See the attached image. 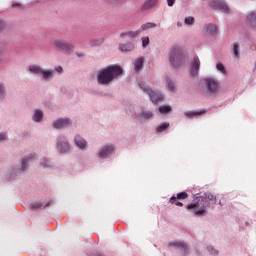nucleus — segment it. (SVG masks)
<instances>
[{
	"label": "nucleus",
	"mask_w": 256,
	"mask_h": 256,
	"mask_svg": "<svg viewBox=\"0 0 256 256\" xmlns=\"http://www.w3.org/2000/svg\"><path fill=\"white\" fill-rule=\"evenodd\" d=\"M218 203L217 197L212 193H204V195H197L192 203L187 205L188 211H191L196 217H205L206 210L209 207H214Z\"/></svg>",
	"instance_id": "nucleus-1"
},
{
	"label": "nucleus",
	"mask_w": 256,
	"mask_h": 256,
	"mask_svg": "<svg viewBox=\"0 0 256 256\" xmlns=\"http://www.w3.org/2000/svg\"><path fill=\"white\" fill-rule=\"evenodd\" d=\"M121 74H123V66L120 64H108L107 66L97 70L96 80L98 84L108 86L117 80Z\"/></svg>",
	"instance_id": "nucleus-2"
},
{
	"label": "nucleus",
	"mask_w": 256,
	"mask_h": 256,
	"mask_svg": "<svg viewBox=\"0 0 256 256\" xmlns=\"http://www.w3.org/2000/svg\"><path fill=\"white\" fill-rule=\"evenodd\" d=\"M33 159H36V155H26V157H22L18 164L12 166V171L6 175V179L12 181L23 177V175L29 171Z\"/></svg>",
	"instance_id": "nucleus-3"
},
{
	"label": "nucleus",
	"mask_w": 256,
	"mask_h": 256,
	"mask_svg": "<svg viewBox=\"0 0 256 256\" xmlns=\"http://www.w3.org/2000/svg\"><path fill=\"white\" fill-rule=\"evenodd\" d=\"M56 150L60 155H69L73 151V147L65 134L56 136Z\"/></svg>",
	"instance_id": "nucleus-4"
},
{
	"label": "nucleus",
	"mask_w": 256,
	"mask_h": 256,
	"mask_svg": "<svg viewBox=\"0 0 256 256\" xmlns=\"http://www.w3.org/2000/svg\"><path fill=\"white\" fill-rule=\"evenodd\" d=\"M138 85L141 90H143V92L149 94L150 100H152V103H154V105H157L160 100H163V94H161V92H159L158 90H153V88H151V86H149V84H147L145 80H139Z\"/></svg>",
	"instance_id": "nucleus-5"
},
{
	"label": "nucleus",
	"mask_w": 256,
	"mask_h": 256,
	"mask_svg": "<svg viewBox=\"0 0 256 256\" xmlns=\"http://www.w3.org/2000/svg\"><path fill=\"white\" fill-rule=\"evenodd\" d=\"M185 52L183 48L180 46H175L174 48H171L169 51L168 57H169V62L172 64V66H180L185 59Z\"/></svg>",
	"instance_id": "nucleus-6"
},
{
	"label": "nucleus",
	"mask_w": 256,
	"mask_h": 256,
	"mask_svg": "<svg viewBox=\"0 0 256 256\" xmlns=\"http://www.w3.org/2000/svg\"><path fill=\"white\" fill-rule=\"evenodd\" d=\"M28 71L32 74H40L45 80L54 78V72L51 68H43L40 64H30Z\"/></svg>",
	"instance_id": "nucleus-7"
},
{
	"label": "nucleus",
	"mask_w": 256,
	"mask_h": 256,
	"mask_svg": "<svg viewBox=\"0 0 256 256\" xmlns=\"http://www.w3.org/2000/svg\"><path fill=\"white\" fill-rule=\"evenodd\" d=\"M53 47L58 52H63L64 54H72L74 52V44L67 42L66 40H54Z\"/></svg>",
	"instance_id": "nucleus-8"
},
{
	"label": "nucleus",
	"mask_w": 256,
	"mask_h": 256,
	"mask_svg": "<svg viewBox=\"0 0 256 256\" xmlns=\"http://www.w3.org/2000/svg\"><path fill=\"white\" fill-rule=\"evenodd\" d=\"M73 125L72 118H68V116H64V118H56L53 120L52 127L53 129H70Z\"/></svg>",
	"instance_id": "nucleus-9"
},
{
	"label": "nucleus",
	"mask_w": 256,
	"mask_h": 256,
	"mask_svg": "<svg viewBox=\"0 0 256 256\" xmlns=\"http://www.w3.org/2000/svg\"><path fill=\"white\" fill-rule=\"evenodd\" d=\"M154 117V112L152 110H140V112H135L134 119L137 123H147L151 121Z\"/></svg>",
	"instance_id": "nucleus-10"
},
{
	"label": "nucleus",
	"mask_w": 256,
	"mask_h": 256,
	"mask_svg": "<svg viewBox=\"0 0 256 256\" xmlns=\"http://www.w3.org/2000/svg\"><path fill=\"white\" fill-rule=\"evenodd\" d=\"M221 87L220 82L215 78H206V91L208 94H217Z\"/></svg>",
	"instance_id": "nucleus-11"
},
{
	"label": "nucleus",
	"mask_w": 256,
	"mask_h": 256,
	"mask_svg": "<svg viewBox=\"0 0 256 256\" xmlns=\"http://www.w3.org/2000/svg\"><path fill=\"white\" fill-rule=\"evenodd\" d=\"M209 4L214 10H222L225 14H230L231 12L230 7L224 0H210Z\"/></svg>",
	"instance_id": "nucleus-12"
},
{
	"label": "nucleus",
	"mask_w": 256,
	"mask_h": 256,
	"mask_svg": "<svg viewBox=\"0 0 256 256\" xmlns=\"http://www.w3.org/2000/svg\"><path fill=\"white\" fill-rule=\"evenodd\" d=\"M113 155H115V147L113 145H105L97 153L99 159H108L109 157H113Z\"/></svg>",
	"instance_id": "nucleus-13"
},
{
	"label": "nucleus",
	"mask_w": 256,
	"mask_h": 256,
	"mask_svg": "<svg viewBox=\"0 0 256 256\" xmlns=\"http://www.w3.org/2000/svg\"><path fill=\"white\" fill-rule=\"evenodd\" d=\"M73 143L80 151H87L88 150V140L81 136V134H75L73 138Z\"/></svg>",
	"instance_id": "nucleus-14"
},
{
	"label": "nucleus",
	"mask_w": 256,
	"mask_h": 256,
	"mask_svg": "<svg viewBox=\"0 0 256 256\" xmlns=\"http://www.w3.org/2000/svg\"><path fill=\"white\" fill-rule=\"evenodd\" d=\"M167 246L171 247L172 249H179L183 255H188V247L182 241H171L167 244Z\"/></svg>",
	"instance_id": "nucleus-15"
},
{
	"label": "nucleus",
	"mask_w": 256,
	"mask_h": 256,
	"mask_svg": "<svg viewBox=\"0 0 256 256\" xmlns=\"http://www.w3.org/2000/svg\"><path fill=\"white\" fill-rule=\"evenodd\" d=\"M200 66H201L200 58L199 56H195L194 60L191 63L190 74H192V76H197L200 70Z\"/></svg>",
	"instance_id": "nucleus-16"
},
{
	"label": "nucleus",
	"mask_w": 256,
	"mask_h": 256,
	"mask_svg": "<svg viewBox=\"0 0 256 256\" xmlns=\"http://www.w3.org/2000/svg\"><path fill=\"white\" fill-rule=\"evenodd\" d=\"M53 201H46V203H41L38 201H34L33 203L30 204V209L32 211H37L38 209H46V207H50L52 205Z\"/></svg>",
	"instance_id": "nucleus-17"
},
{
	"label": "nucleus",
	"mask_w": 256,
	"mask_h": 256,
	"mask_svg": "<svg viewBox=\"0 0 256 256\" xmlns=\"http://www.w3.org/2000/svg\"><path fill=\"white\" fill-rule=\"evenodd\" d=\"M43 119H44V112L42 108H36L34 110V114L32 115V121H34V123H42Z\"/></svg>",
	"instance_id": "nucleus-18"
},
{
	"label": "nucleus",
	"mask_w": 256,
	"mask_h": 256,
	"mask_svg": "<svg viewBox=\"0 0 256 256\" xmlns=\"http://www.w3.org/2000/svg\"><path fill=\"white\" fill-rule=\"evenodd\" d=\"M144 62H145L144 56H139L138 58H135L134 71L141 72V70H143V68H144Z\"/></svg>",
	"instance_id": "nucleus-19"
},
{
	"label": "nucleus",
	"mask_w": 256,
	"mask_h": 256,
	"mask_svg": "<svg viewBox=\"0 0 256 256\" xmlns=\"http://www.w3.org/2000/svg\"><path fill=\"white\" fill-rule=\"evenodd\" d=\"M247 24L256 30V12H249L246 16Z\"/></svg>",
	"instance_id": "nucleus-20"
},
{
	"label": "nucleus",
	"mask_w": 256,
	"mask_h": 256,
	"mask_svg": "<svg viewBox=\"0 0 256 256\" xmlns=\"http://www.w3.org/2000/svg\"><path fill=\"white\" fill-rule=\"evenodd\" d=\"M141 34V28L138 30H130L128 32H121L120 37L125 38V37H130V38H137Z\"/></svg>",
	"instance_id": "nucleus-21"
},
{
	"label": "nucleus",
	"mask_w": 256,
	"mask_h": 256,
	"mask_svg": "<svg viewBox=\"0 0 256 256\" xmlns=\"http://www.w3.org/2000/svg\"><path fill=\"white\" fill-rule=\"evenodd\" d=\"M159 0H145L141 6V10H151V8H154L157 6Z\"/></svg>",
	"instance_id": "nucleus-22"
},
{
	"label": "nucleus",
	"mask_w": 256,
	"mask_h": 256,
	"mask_svg": "<svg viewBox=\"0 0 256 256\" xmlns=\"http://www.w3.org/2000/svg\"><path fill=\"white\" fill-rule=\"evenodd\" d=\"M231 52H232V56H234V58H240L241 48H240L239 42H233L231 44Z\"/></svg>",
	"instance_id": "nucleus-23"
},
{
	"label": "nucleus",
	"mask_w": 256,
	"mask_h": 256,
	"mask_svg": "<svg viewBox=\"0 0 256 256\" xmlns=\"http://www.w3.org/2000/svg\"><path fill=\"white\" fill-rule=\"evenodd\" d=\"M204 30L206 31L207 34L216 36L218 28L216 24L208 23L204 25Z\"/></svg>",
	"instance_id": "nucleus-24"
},
{
	"label": "nucleus",
	"mask_w": 256,
	"mask_h": 256,
	"mask_svg": "<svg viewBox=\"0 0 256 256\" xmlns=\"http://www.w3.org/2000/svg\"><path fill=\"white\" fill-rule=\"evenodd\" d=\"M170 129V122H160L156 126V133H167Z\"/></svg>",
	"instance_id": "nucleus-25"
},
{
	"label": "nucleus",
	"mask_w": 256,
	"mask_h": 256,
	"mask_svg": "<svg viewBox=\"0 0 256 256\" xmlns=\"http://www.w3.org/2000/svg\"><path fill=\"white\" fill-rule=\"evenodd\" d=\"M135 48V44H133V42H125L122 44H119V49L122 52H131L132 50H134Z\"/></svg>",
	"instance_id": "nucleus-26"
},
{
	"label": "nucleus",
	"mask_w": 256,
	"mask_h": 256,
	"mask_svg": "<svg viewBox=\"0 0 256 256\" xmlns=\"http://www.w3.org/2000/svg\"><path fill=\"white\" fill-rule=\"evenodd\" d=\"M158 111L161 115H168V113H172L173 108L170 104H161V106L158 107Z\"/></svg>",
	"instance_id": "nucleus-27"
},
{
	"label": "nucleus",
	"mask_w": 256,
	"mask_h": 256,
	"mask_svg": "<svg viewBox=\"0 0 256 256\" xmlns=\"http://www.w3.org/2000/svg\"><path fill=\"white\" fill-rule=\"evenodd\" d=\"M206 110H185L186 117H200Z\"/></svg>",
	"instance_id": "nucleus-28"
},
{
	"label": "nucleus",
	"mask_w": 256,
	"mask_h": 256,
	"mask_svg": "<svg viewBox=\"0 0 256 256\" xmlns=\"http://www.w3.org/2000/svg\"><path fill=\"white\" fill-rule=\"evenodd\" d=\"M187 198H188V193H186V191H182L181 193H178L177 197H175V195H173L170 198L169 203H176L177 199L183 200V199H187Z\"/></svg>",
	"instance_id": "nucleus-29"
},
{
	"label": "nucleus",
	"mask_w": 256,
	"mask_h": 256,
	"mask_svg": "<svg viewBox=\"0 0 256 256\" xmlns=\"http://www.w3.org/2000/svg\"><path fill=\"white\" fill-rule=\"evenodd\" d=\"M7 96V88L5 82H0V100H4Z\"/></svg>",
	"instance_id": "nucleus-30"
},
{
	"label": "nucleus",
	"mask_w": 256,
	"mask_h": 256,
	"mask_svg": "<svg viewBox=\"0 0 256 256\" xmlns=\"http://www.w3.org/2000/svg\"><path fill=\"white\" fill-rule=\"evenodd\" d=\"M206 250L209 253V255H211V256L219 255L218 249H216V247H214L213 245H207Z\"/></svg>",
	"instance_id": "nucleus-31"
},
{
	"label": "nucleus",
	"mask_w": 256,
	"mask_h": 256,
	"mask_svg": "<svg viewBox=\"0 0 256 256\" xmlns=\"http://www.w3.org/2000/svg\"><path fill=\"white\" fill-rule=\"evenodd\" d=\"M166 82L168 84V88L169 90H171L172 92H176V87H175V82L174 80H172V78H170L169 76L166 78Z\"/></svg>",
	"instance_id": "nucleus-32"
},
{
	"label": "nucleus",
	"mask_w": 256,
	"mask_h": 256,
	"mask_svg": "<svg viewBox=\"0 0 256 256\" xmlns=\"http://www.w3.org/2000/svg\"><path fill=\"white\" fill-rule=\"evenodd\" d=\"M41 165L42 167H44V169H51L53 167L50 159H47V157H44V159H42Z\"/></svg>",
	"instance_id": "nucleus-33"
},
{
	"label": "nucleus",
	"mask_w": 256,
	"mask_h": 256,
	"mask_svg": "<svg viewBox=\"0 0 256 256\" xmlns=\"http://www.w3.org/2000/svg\"><path fill=\"white\" fill-rule=\"evenodd\" d=\"M156 24L155 22H146L145 24L141 25V32H143L144 30H148L149 28H155Z\"/></svg>",
	"instance_id": "nucleus-34"
},
{
	"label": "nucleus",
	"mask_w": 256,
	"mask_h": 256,
	"mask_svg": "<svg viewBox=\"0 0 256 256\" xmlns=\"http://www.w3.org/2000/svg\"><path fill=\"white\" fill-rule=\"evenodd\" d=\"M184 22L185 24H188V25L195 24V18L194 16H186Z\"/></svg>",
	"instance_id": "nucleus-35"
},
{
	"label": "nucleus",
	"mask_w": 256,
	"mask_h": 256,
	"mask_svg": "<svg viewBox=\"0 0 256 256\" xmlns=\"http://www.w3.org/2000/svg\"><path fill=\"white\" fill-rule=\"evenodd\" d=\"M149 44H150V38H149V36H143V37H142V46H143L144 48H147V46H149Z\"/></svg>",
	"instance_id": "nucleus-36"
},
{
	"label": "nucleus",
	"mask_w": 256,
	"mask_h": 256,
	"mask_svg": "<svg viewBox=\"0 0 256 256\" xmlns=\"http://www.w3.org/2000/svg\"><path fill=\"white\" fill-rule=\"evenodd\" d=\"M216 68H217L218 70H220V72H226V68H225L223 62H217V63H216Z\"/></svg>",
	"instance_id": "nucleus-37"
},
{
	"label": "nucleus",
	"mask_w": 256,
	"mask_h": 256,
	"mask_svg": "<svg viewBox=\"0 0 256 256\" xmlns=\"http://www.w3.org/2000/svg\"><path fill=\"white\" fill-rule=\"evenodd\" d=\"M53 72H58L59 74H62L64 72V68L61 65L55 66L53 68Z\"/></svg>",
	"instance_id": "nucleus-38"
},
{
	"label": "nucleus",
	"mask_w": 256,
	"mask_h": 256,
	"mask_svg": "<svg viewBox=\"0 0 256 256\" xmlns=\"http://www.w3.org/2000/svg\"><path fill=\"white\" fill-rule=\"evenodd\" d=\"M88 256H105L103 253H100L99 251H92L87 253Z\"/></svg>",
	"instance_id": "nucleus-39"
},
{
	"label": "nucleus",
	"mask_w": 256,
	"mask_h": 256,
	"mask_svg": "<svg viewBox=\"0 0 256 256\" xmlns=\"http://www.w3.org/2000/svg\"><path fill=\"white\" fill-rule=\"evenodd\" d=\"M7 136L5 132H0V143H3V141H6Z\"/></svg>",
	"instance_id": "nucleus-40"
},
{
	"label": "nucleus",
	"mask_w": 256,
	"mask_h": 256,
	"mask_svg": "<svg viewBox=\"0 0 256 256\" xmlns=\"http://www.w3.org/2000/svg\"><path fill=\"white\" fill-rule=\"evenodd\" d=\"M6 24L4 22V20H0V32H2L5 28Z\"/></svg>",
	"instance_id": "nucleus-41"
},
{
	"label": "nucleus",
	"mask_w": 256,
	"mask_h": 256,
	"mask_svg": "<svg viewBox=\"0 0 256 256\" xmlns=\"http://www.w3.org/2000/svg\"><path fill=\"white\" fill-rule=\"evenodd\" d=\"M177 207H183V203L181 202L180 199H176L175 203H174Z\"/></svg>",
	"instance_id": "nucleus-42"
},
{
	"label": "nucleus",
	"mask_w": 256,
	"mask_h": 256,
	"mask_svg": "<svg viewBox=\"0 0 256 256\" xmlns=\"http://www.w3.org/2000/svg\"><path fill=\"white\" fill-rule=\"evenodd\" d=\"M12 7L13 8H20L21 7V4H20V2H12Z\"/></svg>",
	"instance_id": "nucleus-43"
},
{
	"label": "nucleus",
	"mask_w": 256,
	"mask_h": 256,
	"mask_svg": "<svg viewBox=\"0 0 256 256\" xmlns=\"http://www.w3.org/2000/svg\"><path fill=\"white\" fill-rule=\"evenodd\" d=\"M176 0H167L168 6H174Z\"/></svg>",
	"instance_id": "nucleus-44"
},
{
	"label": "nucleus",
	"mask_w": 256,
	"mask_h": 256,
	"mask_svg": "<svg viewBox=\"0 0 256 256\" xmlns=\"http://www.w3.org/2000/svg\"><path fill=\"white\" fill-rule=\"evenodd\" d=\"M98 44H100V42H95L94 40H90L91 46H98Z\"/></svg>",
	"instance_id": "nucleus-45"
},
{
	"label": "nucleus",
	"mask_w": 256,
	"mask_h": 256,
	"mask_svg": "<svg viewBox=\"0 0 256 256\" xmlns=\"http://www.w3.org/2000/svg\"><path fill=\"white\" fill-rule=\"evenodd\" d=\"M112 1H116V2H122L123 0H112Z\"/></svg>",
	"instance_id": "nucleus-46"
},
{
	"label": "nucleus",
	"mask_w": 256,
	"mask_h": 256,
	"mask_svg": "<svg viewBox=\"0 0 256 256\" xmlns=\"http://www.w3.org/2000/svg\"><path fill=\"white\" fill-rule=\"evenodd\" d=\"M83 54L82 53H77V56H82Z\"/></svg>",
	"instance_id": "nucleus-47"
},
{
	"label": "nucleus",
	"mask_w": 256,
	"mask_h": 256,
	"mask_svg": "<svg viewBox=\"0 0 256 256\" xmlns=\"http://www.w3.org/2000/svg\"><path fill=\"white\" fill-rule=\"evenodd\" d=\"M218 203H219V205H222V201L221 200Z\"/></svg>",
	"instance_id": "nucleus-48"
},
{
	"label": "nucleus",
	"mask_w": 256,
	"mask_h": 256,
	"mask_svg": "<svg viewBox=\"0 0 256 256\" xmlns=\"http://www.w3.org/2000/svg\"><path fill=\"white\" fill-rule=\"evenodd\" d=\"M1 52H2V50H1V48H0V54H1Z\"/></svg>",
	"instance_id": "nucleus-49"
}]
</instances>
